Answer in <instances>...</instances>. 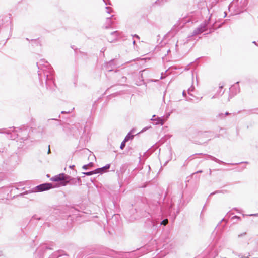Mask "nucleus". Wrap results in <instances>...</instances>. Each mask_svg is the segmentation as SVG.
<instances>
[{"instance_id":"3","label":"nucleus","mask_w":258,"mask_h":258,"mask_svg":"<svg viewBox=\"0 0 258 258\" xmlns=\"http://www.w3.org/2000/svg\"><path fill=\"white\" fill-rule=\"evenodd\" d=\"M110 168V165H107L103 167L98 168L96 169V173H101L105 172L106 170Z\"/></svg>"},{"instance_id":"10","label":"nucleus","mask_w":258,"mask_h":258,"mask_svg":"<svg viewBox=\"0 0 258 258\" xmlns=\"http://www.w3.org/2000/svg\"><path fill=\"white\" fill-rule=\"evenodd\" d=\"M160 123L161 125L163 124V123H164V121H163V120H162V119H161V120H160Z\"/></svg>"},{"instance_id":"8","label":"nucleus","mask_w":258,"mask_h":258,"mask_svg":"<svg viewBox=\"0 0 258 258\" xmlns=\"http://www.w3.org/2000/svg\"><path fill=\"white\" fill-rule=\"evenodd\" d=\"M126 142H125V141L123 140V141L121 143V145H120V148L121 149H123L124 148V147H125Z\"/></svg>"},{"instance_id":"6","label":"nucleus","mask_w":258,"mask_h":258,"mask_svg":"<svg viewBox=\"0 0 258 258\" xmlns=\"http://www.w3.org/2000/svg\"><path fill=\"white\" fill-rule=\"evenodd\" d=\"M109 9V8H108V7H105V10H104V12H106V13L108 14H107V15L106 16V17H107V18H110V17H109V11H108Z\"/></svg>"},{"instance_id":"7","label":"nucleus","mask_w":258,"mask_h":258,"mask_svg":"<svg viewBox=\"0 0 258 258\" xmlns=\"http://www.w3.org/2000/svg\"><path fill=\"white\" fill-rule=\"evenodd\" d=\"M168 219H166L162 221V222H161V224H162L163 225H166L168 224Z\"/></svg>"},{"instance_id":"2","label":"nucleus","mask_w":258,"mask_h":258,"mask_svg":"<svg viewBox=\"0 0 258 258\" xmlns=\"http://www.w3.org/2000/svg\"><path fill=\"white\" fill-rule=\"evenodd\" d=\"M52 188V185L51 183H44L37 186V189L38 191H43L49 190Z\"/></svg>"},{"instance_id":"5","label":"nucleus","mask_w":258,"mask_h":258,"mask_svg":"<svg viewBox=\"0 0 258 258\" xmlns=\"http://www.w3.org/2000/svg\"><path fill=\"white\" fill-rule=\"evenodd\" d=\"M84 174L86 175H93V174H97L96 173V170H94V171H91V172H85V173H83Z\"/></svg>"},{"instance_id":"1","label":"nucleus","mask_w":258,"mask_h":258,"mask_svg":"<svg viewBox=\"0 0 258 258\" xmlns=\"http://www.w3.org/2000/svg\"><path fill=\"white\" fill-rule=\"evenodd\" d=\"M68 179L69 176L64 173H62L52 177L50 180L55 182L61 181V185L66 186L69 182Z\"/></svg>"},{"instance_id":"4","label":"nucleus","mask_w":258,"mask_h":258,"mask_svg":"<svg viewBox=\"0 0 258 258\" xmlns=\"http://www.w3.org/2000/svg\"><path fill=\"white\" fill-rule=\"evenodd\" d=\"M134 138V136L132 135L131 133H129L125 138L124 140L125 142H127L130 140H132Z\"/></svg>"},{"instance_id":"9","label":"nucleus","mask_w":258,"mask_h":258,"mask_svg":"<svg viewBox=\"0 0 258 258\" xmlns=\"http://www.w3.org/2000/svg\"><path fill=\"white\" fill-rule=\"evenodd\" d=\"M88 166V165H84V166H83V168L86 169H87Z\"/></svg>"},{"instance_id":"12","label":"nucleus","mask_w":258,"mask_h":258,"mask_svg":"<svg viewBox=\"0 0 258 258\" xmlns=\"http://www.w3.org/2000/svg\"><path fill=\"white\" fill-rule=\"evenodd\" d=\"M48 153L50 152V149L49 148V150H48Z\"/></svg>"},{"instance_id":"11","label":"nucleus","mask_w":258,"mask_h":258,"mask_svg":"<svg viewBox=\"0 0 258 258\" xmlns=\"http://www.w3.org/2000/svg\"><path fill=\"white\" fill-rule=\"evenodd\" d=\"M232 218L233 219H234V218L239 219V218L238 216H235L233 217Z\"/></svg>"}]
</instances>
